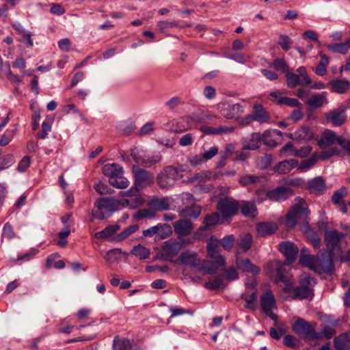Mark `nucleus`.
I'll return each instance as SVG.
<instances>
[{
  "label": "nucleus",
  "mask_w": 350,
  "mask_h": 350,
  "mask_svg": "<svg viewBox=\"0 0 350 350\" xmlns=\"http://www.w3.org/2000/svg\"><path fill=\"white\" fill-rule=\"evenodd\" d=\"M279 250L286 257L288 263L295 260L298 254V248L292 242L284 241L280 243Z\"/></svg>",
  "instance_id": "412c9836"
},
{
  "label": "nucleus",
  "mask_w": 350,
  "mask_h": 350,
  "mask_svg": "<svg viewBox=\"0 0 350 350\" xmlns=\"http://www.w3.org/2000/svg\"><path fill=\"white\" fill-rule=\"evenodd\" d=\"M262 311L271 319L275 320L276 316L273 310L277 308L276 300L273 292L267 289L260 297Z\"/></svg>",
  "instance_id": "1a4fd4ad"
},
{
  "label": "nucleus",
  "mask_w": 350,
  "mask_h": 350,
  "mask_svg": "<svg viewBox=\"0 0 350 350\" xmlns=\"http://www.w3.org/2000/svg\"><path fill=\"white\" fill-rule=\"evenodd\" d=\"M219 153V148L216 146H212L208 148L203 147L202 155L206 161L212 159Z\"/></svg>",
  "instance_id": "5fc2aeb1"
},
{
  "label": "nucleus",
  "mask_w": 350,
  "mask_h": 350,
  "mask_svg": "<svg viewBox=\"0 0 350 350\" xmlns=\"http://www.w3.org/2000/svg\"><path fill=\"white\" fill-rule=\"evenodd\" d=\"M183 171L184 169L181 166L179 167L167 166L160 172L157 178V183L161 189H168L174 185L176 180L182 178L181 173Z\"/></svg>",
  "instance_id": "20e7f679"
},
{
  "label": "nucleus",
  "mask_w": 350,
  "mask_h": 350,
  "mask_svg": "<svg viewBox=\"0 0 350 350\" xmlns=\"http://www.w3.org/2000/svg\"><path fill=\"white\" fill-rule=\"evenodd\" d=\"M297 165L298 161L296 159H291L284 160L275 167V170L280 174H286L290 172Z\"/></svg>",
  "instance_id": "c756f323"
},
{
  "label": "nucleus",
  "mask_w": 350,
  "mask_h": 350,
  "mask_svg": "<svg viewBox=\"0 0 350 350\" xmlns=\"http://www.w3.org/2000/svg\"><path fill=\"white\" fill-rule=\"evenodd\" d=\"M327 49L334 53L346 54L350 49V39L343 43L328 44Z\"/></svg>",
  "instance_id": "37998d69"
},
{
  "label": "nucleus",
  "mask_w": 350,
  "mask_h": 350,
  "mask_svg": "<svg viewBox=\"0 0 350 350\" xmlns=\"http://www.w3.org/2000/svg\"><path fill=\"white\" fill-rule=\"evenodd\" d=\"M239 206L236 200L230 198H225L219 201L217 207L224 217L227 218L237 214Z\"/></svg>",
  "instance_id": "dca6fc26"
},
{
  "label": "nucleus",
  "mask_w": 350,
  "mask_h": 350,
  "mask_svg": "<svg viewBox=\"0 0 350 350\" xmlns=\"http://www.w3.org/2000/svg\"><path fill=\"white\" fill-rule=\"evenodd\" d=\"M345 139V137L337 135L335 132L327 129L323 132L318 144L323 149L328 148L336 143L340 146V142Z\"/></svg>",
  "instance_id": "a211bd4d"
},
{
  "label": "nucleus",
  "mask_w": 350,
  "mask_h": 350,
  "mask_svg": "<svg viewBox=\"0 0 350 350\" xmlns=\"http://www.w3.org/2000/svg\"><path fill=\"white\" fill-rule=\"evenodd\" d=\"M131 156L137 164L146 167H151L152 165L158 163L161 159L159 153L146 155L138 152H133Z\"/></svg>",
  "instance_id": "6ab92c4d"
},
{
  "label": "nucleus",
  "mask_w": 350,
  "mask_h": 350,
  "mask_svg": "<svg viewBox=\"0 0 350 350\" xmlns=\"http://www.w3.org/2000/svg\"><path fill=\"white\" fill-rule=\"evenodd\" d=\"M278 228L277 225L273 222H262L256 226L257 233L260 237H266L274 233Z\"/></svg>",
  "instance_id": "7c9ffc66"
},
{
  "label": "nucleus",
  "mask_w": 350,
  "mask_h": 350,
  "mask_svg": "<svg viewBox=\"0 0 350 350\" xmlns=\"http://www.w3.org/2000/svg\"><path fill=\"white\" fill-rule=\"evenodd\" d=\"M206 288L211 290H216L221 288L224 286V280L221 277H214L209 279L208 282L204 284Z\"/></svg>",
  "instance_id": "8fccbe9b"
},
{
  "label": "nucleus",
  "mask_w": 350,
  "mask_h": 350,
  "mask_svg": "<svg viewBox=\"0 0 350 350\" xmlns=\"http://www.w3.org/2000/svg\"><path fill=\"white\" fill-rule=\"evenodd\" d=\"M260 178L252 174H246L239 179V183L243 186L254 185L260 182Z\"/></svg>",
  "instance_id": "4d7b16f0"
},
{
  "label": "nucleus",
  "mask_w": 350,
  "mask_h": 350,
  "mask_svg": "<svg viewBox=\"0 0 350 350\" xmlns=\"http://www.w3.org/2000/svg\"><path fill=\"white\" fill-rule=\"evenodd\" d=\"M318 161L317 153L313 154L310 158L304 160L297 167V170L301 172L307 171L314 166Z\"/></svg>",
  "instance_id": "49530a36"
},
{
  "label": "nucleus",
  "mask_w": 350,
  "mask_h": 350,
  "mask_svg": "<svg viewBox=\"0 0 350 350\" xmlns=\"http://www.w3.org/2000/svg\"><path fill=\"white\" fill-rule=\"evenodd\" d=\"M285 263L280 260H273L269 262L266 266V271L269 276L275 282H282L286 284V289L288 288V285L291 283V279L285 275Z\"/></svg>",
  "instance_id": "0eeeda50"
},
{
  "label": "nucleus",
  "mask_w": 350,
  "mask_h": 350,
  "mask_svg": "<svg viewBox=\"0 0 350 350\" xmlns=\"http://www.w3.org/2000/svg\"><path fill=\"white\" fill-rule=\"evenodd\" d=\"M150 207L155 211H164L170 208V201L167 197L152 199L149 203Z\"/></svg>",
  "instance_id": "4c0bfd02"
},
{
  "label": "nucleus",
  "mask_w": 350,
  "mask_h": 350,
  "mask_svg": "<svg viewBox=\"0 0 350 350\" xmlns=\"http://www.w3.org/2000/svg\"><path fill=\"white\" fill-rule=\"evenodd\" d=\"M173 227L178 238L186 237L191 234L193 226L187 219H178L173 224Z\"/></svg>",
  "instance_id": "5701e85b"
},
{
  "label": "nucleus",
  "mask_w": 350,
  "mask_h": 350,
  "mask_svg": "<svg viewBox=\"0 0 350 350\" xmlns=\"http://www.w3.org/2000/svg\"><path fill=\"white\" fill-rule=\"evenodd\" d=\"M297 73L287 72L285 76L286 83L289 88H295L297 85H308L311 83V79L308 75L304 66H300L297 69Z\"/></svg>",
  "instance_id": "9b49d317"
},
{
  "label": "nucleus",
  "mask_w": 350,
  "mask_h": 350,
  "mask_svg": "<svg viewBox=\"0 0 350 350\" xmlns=\"http://www.w3.org/2000/svg\"><path fill=\"white\" fill-rule=\"evenodd\" d=\"M336 350H350V333H345L334 339Z\"/></svg>",
  "instance_id": "72a5a7b5"
},
{
  "label": "nucleus",
  "mask_w": 350,
  "mask_h": 350,
  "mask_svg": "<svg viewBox=\"0 0 350 350\" xmlns=\"http://www.w3.org/2000/svg\"><path fill=\"white\" fill-rule=\"evenodd\" d=\"M234 237L232 234L225 236L221 241L220 245L224 247V249L228 252L230 251L234 242Z\"/></svg>",
  "instance_id": "e2e57ef3"
},
{
  "label": "nucleus",
  "mask_w": 350,
  "mask_h": 350,
  "mask_svg": "<svg viewBox=\"0 0 350 350\" xmlns=\"http://www.w3.org/2000/svg\"><path fill=\"white\" fill-rule=\"evenodd\" d=\"M256 211V206L252 202H245L241 207V212L246 217L254 216V213Z\"/></svg>",
  "instance_id": "052dcab7"
},
{
  "label": "nucleus",
  "mask_w": 350,
  "mask_h": 350,
  "mask_svg": "<svg viewBox=\"0 0 350 350\" xmlns=\"http://www.w3.org/2000/svg\"><path fill=\"white\" fill-rule=\"evenodd\" d=\"M181 201L183 207L178 208V212L183 217H189L196 219L201 213V207L196 205L194 202L193 197L189 193H185L181 195Z\"/></svg>",
  "instance_id": "423d86ee"
},
{
  "label": "nucleus",
  "mask_w": 350,
  "mask_h": 350,
  "mask_svg": "<svg viewBox=\"0 0 350 350\" xmlns=\"http://www.w3.org/2000/svg\"><path fill=\"white\" fill-rule=\"evenodd\" d=\"M217 109L226 118L234 119L238 118L243 113L245 107L240 103L221 102L217 105Z\"/></svg>",
  "instance_id": "f8f14e48"
},
{
  "label": "nucleus",
  "mask_w": 350,
  "mask_h": 350,
  "mask_svg": "<svg viewBox=\"0 0 350 350\" xmlns=\"http://www.w3.org/2000/svg\"><path fill=\"white\" fill-rule=\"evenodd\" d=\"M261 141L262 135L259 133H254L249 139L243 142V146L245 149L255 150L260 146Z\"/></svg>",
  "instance_id": "c9c22d12"
},
{
  "label": "nucleus",
  "mask_w": 350,
  "mask_h": 350,
  "mask_svg": "<svg viewBox=\"0 0 350 350\" xmlns=\"http://www.w3.org/2000/svg\"><path fill=\"white\" fill-rule=\"evenodd\" d=\"M236 265L239 269L244 272H250L253 275H257L260 272V269L253 265L249 259H241L239 252L236 254Z\"/></svg>",
  "instance_id": "a878e982"
},
{
  "label": "nucleus",
  "mask_w": 350,
  "mask_h": 350,
  "mask_svg": "<svg viewBox=\"0 0 350 350\" xmlns=\"http://www.w3.org/2000/svg\"><path fill=\"white\" fill-rule=\"evenodd\" d=\"M118 206L117 200L103 198H100L94 204L92 215L98 219H103L116 211Z\"/></svg>",
  "instance_id": "39448f33"
},
{
  "label": "nucleus",
  "mask_w": 350,
  "mask_h": 350,
  "mask_svg": "<svg viewBox=\"0 0 350 350\" xmlns=\"http://www.w3.org/2000/svg\"><path fill=\"white\" fill-rule=\"evenodd\" d=\"M220 241L215 237L211 236L206 247L207 253L212 262L217 265H224L225 258L219 254Z\"/></svg>",
  "instance_id": "ddd939ff"
},
{
  "label": "nucleus",
  "mask_w": 350,
  "mask_h": 350,
  "mask_svg": "<svg viewBox=\"0 0 350 350\" xmlns=\"http://www.w3.org/2000/svg\"><path fill=\"white\" fill-rule=\"evenodd\" d=\"M282 133L278 130L265 131L262 135V142L267 146L274 147L281 139Z\"/></svg>",
  "instance_id": "b1692460"
},
{
  "label": "nucleus",
  "mask_w": 350,
  "mask_h": 350,
  "mask_svg": "<svg viewBox=\"0 0 350 350\" xmlns=\"http://www.w3.org/2000/svg\"><path fill=\"white\" fill-rule=\"evenodd\" d=\"M292 282L288 286V288L284 290L287 292H291V299H312L314 296L313 286L316 284V280L311 277H306L302 278L300 284L295 288H291Z\"/></svg>",
  "instance_id": "7ed1b4c3"
},
{
  "label": "nucleus",
  "mask_w": 350,
  "mask_h": 350,
  "mask_svg": "<svg viewBox=\"0 0 350 350\" xmlns=\"http://www.w3.org/2000/svg\"><path fill=\"white\" fill-rule=\"evenodd\" d=\"M110 184L119 189L126 188L129 185V181L123 176V174L118 176L114 179H111Z\"/></svg>",
  "instance_id": "6e6d98bb"
},
{
  "label": "nucleus",
  "mask_w": 350,
  "mask_h": 350,
  "mask_svg": "<svg viewBox=\"0 0 350 350\" xmlns=\"http://www.w3.org/2000/svg\"><path fill=\"white\" fill-rule=\"evenodd\" d=\"M178 24L176 21H159L157 23V30L159 32L164 33L165 30L168 28L178 27Z\"/></svg>",
  "instance_id": "0e129e2a"
},
{
  "label": "nucleus",
  "mask_w": 350,
  "mask_h": 350,
  "mask_svg": "<svg viewBox=\"0 0 350 350\" xmlns=\"http://www.w3.org/2000/svg\"><path fill=\"white\" fill-rule=\"evenodd\" d=\"M334 268L332 253L320 251L315 260L314 270L319 273H331Z\"/></svg>",
  "instance_id": "6e6552de"
},
{
  "label": "nucleus",
  "mask_w": 350,
  "mask_h": 350,
  "mask_svg": "<svg viewBox=\"0 0 350 350\" xmlns=\"http://www.w3.org/2000/svg\"><path fill=\"white\" fill-rule=\"evenodd\" d=\"M133 172L135 176L134 185L140 190L153 183L152 176L146 170L133 166Z\"/></svg>",
  "instance_id": "f3484780"
},
{
  "label": "nucleus",
  "mask_w": 350,
  "mask_h": 350,
  "mask_svg": "<svg viewBox=\"0 0 350 350\" xmlns=\"http://www.w3.org/2000/svg\"><path fill=\"white\" fill-rule=\"evenodd\" d=\"M121 253V249L111 250L107 252L105 259L110 264L114 263L120 260Z\"/></svg>",
  "instance_id": "603ef678"
},
{
  "label": "nucleus",
  "mask_w": 350,
  "mask_h": 350,
  "mask_svg": "<svg viewBox=\"0 0 350 350\" xmlns=\"http://www.w3.org/2000/svg\"><path fill=\"white\" fill-rule=\"evenodd\" d=\"M138 229L139 226L137 224L130 226L122 232L116 235L113 239L117 242L122 241L128 238L130 235L135 233L137 230H138Z\"/></svg>",
  "instance_id": "c03bdc74"
},
{
  "label": "nucleus",
  "mask_w": 350,
  "mask_h": 350,
  "mask_svg": "<svg viewBox=\"0 0 350 350\" xmlns=\"http://www.w3.org/2000/svg\"><path fill=\"white\" fill-rule=\"evenodd\" d=\"M154 211L150 208H142L138 210L133 215L135 219H142L145 217H152L154 215Z\"/></svg>",
  "instance_id": "680f3d73"
},
{
  "label": "nucleus",
  "mask_w": 350,
  "mask_h": 350,
  "mask_svg": "<svg viewBox=\"0 0 350 350\" xmlns=\"http://www.w3.org/2000/svg\"><path fill=\"white\" fill-rule=\"evenodd\" d=\"M253 243V238L251 234L247 233L241 237L237 241V247L243 252L248 251Z\"/></svg>",
  "instance_id": "a19ab883"
},
{
  "label": "nucleus",
  "mask_w": 350,
  "mask_h": 350,
  "mask_svg": "<svg viewBox=\"0 0 350 350\" xmlns=\"http://www.w3.org/2000/svg\"><path fill=\"white\" fill-rule=\"evenodd\" d=\"M327 103V99L325 92L314 94L306 101L308 105L313 107H321Z\"/></svg>",
  "instance_id": "f704fd0d"
},
{
  "label": "nucleus",
  "mask_w": 350,
  "mask_h": 350,
  "mask_svg": "<svg viewBox=\"0 0 350 350\" xmlns=\"http://www.w3.org/2000/svg\"><path fill=\"white\" fill-rule=\"evenodd\" d=\"M131 254L139 258L140 260L148 259L150 256V251L148 248L138 244L133 247Z\"/></svg>",
  "instance_id": "79ce46f5"
},
{
  "label": "nucleus",
  "mask_w": 350,
  "mask_h": 350,
  "mask_svg": "<svg viewBox=\"0 0 350 350\" xmlns=\"http://www.w3.org/2000/svg\"><path fill=\"white\" fill-rule=\"evenodd\" d=\"M341 150L336 147H332L329 149H324L319 154H317L318 159L327 160L334 155L340 157Z\"/></svg>",
  "instance_id": "de8ad7c7"
},
{
  "label": "nucleus",
  "mask_w": 350,
  "mask_h": 350,
  "mask_svg": "<svg viewBox=\"0 0 350 350\" xmlns=\"http://www.w3.org/2000/svg\"><path fill=\"white\" fill-rule=\"evenodd\" d=\"M120 228V226L118 224L109 225L103 230L95 233V237L97 239H107L115 234Z\"/></svg>",
  "instance_id": "58836bf2"
},
{
  "label": "nucleus",
  "mask_w": 350,
  "mask_h": 350,
  "mask_svg": "<svg viewBox=\"0 0 350 350\" xmlns=\"http://www.w3.org/2000/svg\"><path fill=\"white\" fill-rule=\"evenodd\" d=\"M130 347L131 342L129 340L118 336H115L113 343V350H128Z\"/></svg>",
  "instance_id": "a18cd8bd"
},
{
  "label": "nucleus",
  "mask_w": 350,
  "mask_h": 350,
  "mask_svg": "<svg viewBox=\"0 0 350 350\" xmlns=\"http://www.w3.org/2000/svg\"><path fill=\"white\" fill-rule=\"evenodd\" d=\"M265 193L271 200L282 201L291 195V189L286 187H279L272 191L265 192Z\"/></svg>",
  "instance_id": "393cba45"
},
{
  "label": "nucleus",
  "mask_w": 350,
  "mask_h": 350,
  "mask_svg": "<svg viewBox=\"0 0 350 350\" xmlns=\"http://www.w3.org/2000/svg\"><path fill=\"white\" fill-rule=\"evenodd\" d=\"M341 157H345L350 163V139L346 138L345 140L340 142Z\"/></svg>",
  "instance_id": "bf43d9fd"
},
{
  "label": "nucleus",
  "mask_w": 350,
  "mask_h": 350,
  "mask_svg": "<svg viewBox=\"0 0 350 350\" xmlns=\"http://www.w3.org/2000/svg\"><path fill=\"white\" fill-rule=\"evenodd\" d=\"M220 216L217 213H214L210 215H207L204 219V226H201L198 230L194 234L193 237L196 240H200L203 239V236L201 234L204 230H206L217 224H219Z\"/></svg>",
  "instance_id": "4be33fe9"
},
{
  "label": "nucleus",
  "mask_w": 350,
  "mask_h": 350,
  "mask_svg": "<svg viewBox=\"0 0 350 350\" xmlns=\"http://www.w3.org/2000/svg\"><path fill=\"white\" fill-rule=\"evenodd\" d=\"M345 107H340L327 113L325 118L327 121L332 123L335 126H338L345 123L346 120Z\"/></svg>",
  "instance_id": "aec40b11"
},
{
  "label": "nucleus",
  "mask_w": 350,
  "mask_h": 350,
  "mask_svg": "<svg viewBox=\"0 0 350 350\" xmlns=\"http://www.w3.org/2000/svg\"><path fill=\"white\" fill-rule=\"evenodd\" d=\"M331 90L338 94H343L349 87V82L347 80H334L329 83Z\"/></svg>",
  "instance_id": "ea45409f"
},
{
  "label": "nucleus",
  "mask_w": 350,
  "mask_h": 350,
  "mask_svg": "<svg viewBox=\"0 0 350 350\" xmlns=\"http://www.w3.org/2000/svg\"><path fill=\"white\" fill-rule=\"evenodd\" d=\"M276 103L280 105H285L292 107L301 105L300 103L296 98L288 97H280L276 101Z\"/></svg>",
  "instance_id": "69168bd1"
},
{
  "label": "nucleus",
  "mask_w": 350,
  "mask_h": 350,
  "mask_svg": "<svg viewBox=\"0 0 350 350\" xmlns=\"http://www.w3.org/2000/svg\"><path fill=\"white\" fill-rule=\"evenodd\" d=\"M308 188L312 193H322L325 189V181L321 177L312 178L308 182Z\"/></svg>",
  "instance_id": "e433bc0d"
},
{
  "label": "nucleus",
  "mask_w": 350,
  "mask_h": 350,
  "mask_svg": "<svg viewBox=\"0 0 350 350\" xmlns=\"http://www.w3.org/2000/svg\"><path fill=\"white\" fill-rule=\"evenodd\" d=\"M315 260L311 255H301L299 258V262L303 265H305L311 269H314Z\"/></svg>",
  "instance_id": "774afa93"
},
{
  "label": "nucleus",
  "mask_w": 350,
  "mask_h": 350,
  "mask_svg": "<svg viewBox=\"0 0 350 350\" xmlns=\"http://www.w3.org/2000/svg\"><path fill=\"white\" fill-rule=\"evenodd\" d=\"M293 330L305 340H314L320 338V334L315 332L313 327L303 319H298L293 325Z\"/></svg>",
  "instance_id": "9d476101"
},
{
  "label": "nucleus",
  "mask_w": 350,
  "mask_h": 350,
  "mask_svg": "<svg viewBox=\"0 0 350 350\" xmlns=\"http://www.w3.org/2000/svg\"><path fill=\"white\" fill-rule=\"evenodd\" d=\"M308 240L310 242L312 246L318 249L321 245V241L319 235L313 230L308 229L306 232Z\"/></svg>",
  "instance_id": "864d4df0"
},
{
  "label": "nucleus",
  "mask_w": 350,
  "mask_h": 350,
  "mask_svg": "<svg viewBox=\"0 0 350 350\" xmlns=\"http://www.w3.org/2000/svg\"><path fill=\"white\" fill-rule=\"evenodd\" d=\"M320 56L321 60L316 68L315 72L319 76H323L327 72V66L329 64V59L323 54H321Z\"/></svg>",
  "instance_id": "3c124183"
},
{
  "label": "nucleus",
  "mask_w": 350,
  "mask_h": 350,
  "mask_svg": "<svg viewBox=\"0 0 350 350\" xmlns=\"http://www.w3.org/2000/svg\"><path fill=\"white\" fill-rule=\"evenodd\" d=\"M258 293L256 290L250 292L246 291L241 295V298L245 301V308L252 311H254L256 309V301L257 300Z\"/></svg>",
  "instance_id": "2f4dec72"
},
{
  "label": "nucleus",
  "mask_w": 350,
  "mask_h": 350,
  "mask_svg": "<svg viewBox=\"0 0 350 350\" xmlns=\"http://www.w3.org/2000/svg\"><path fill=\"white\" fill-rule=\"evenodd\" d=\"M273 67L278 70H281L285 74L288 72V65L287 64L286 60L282 58H277L274 60L273 63Z\"/></svg>",
  "instance_id": "338daca9"
},
{
  "label": "nucleus",
  "mask_w": 350,
  "mask_h": 350,
  "mask_svg": "<svg viewBox=\"0 0 350 350\" xmlns=\"http://www.w3.org/2000/svg\"><path fill=\"white\" fill-rule=\"evenodd\" d=\"M118 206L123 207H129L135 209L141 206L144 203V200L140 197L139 193L135 196H131L129 198H124L121 200H117Z\"/></svg>",
  "instance_id": "bb28decb"
},
{
  "label": "nucleus",
  "mask_w": 350,
  "mask_h": 350,
  "mask_svg": "<svg viewBox=\"0 0 350 350\" xmlns=\"http://www.w3.org/2000/svg\"><path fill=\"white\" fill-rule=\"evenodd\" d=\"M309 213L308 205L305 200L301 198L295 199V204L288 211L282 223L288 228H294L299 219L308 215Z\"/></svg>",
  "instance_id": "f257e3e1"
},
{
  "label": "nucleus",
  "mask_w": 350,
  "mask_h": 350,
  "mask_svg": "<svg viewBox=\"0 0 350 350\" xmlns=\"http://www.w3.org/2000/svg\"><path fill=\"white\" fill-rule=\"evenodd\" d=\"M212 173L210 171H203L200 173L195 174L191 178L190 181L203 183L207 181L211 178Z\"/></svg>",
  "instance_id": "13d9d810"
},
{
  "label": "nucleus",
  "mask_w": 350,
  "mask_h": 350,
  "mask_svg": "<svg viewBox=\"0 0 350 350\" xmlns=\"http://www.w3.org/2000/svg\"><path fill=\"white\" fill-rule=\"evenodd\" d=\"M344 237L343 233L335 230L325 232L324 239L329 252L333 253L334 251L340 250V242Z\"/></svg>",
  "instance_id": "4468645a"
},
{
  "label": "nucleus",
  "mask_w": 350,
  "mask_h": 350,
  "mask_svg": "<svg viewBox=\"0 0 350 350\" xmlns=\"http://www.w3.org/2000/svg\"><path fill=\"white\" fill-rule=\"evenodd\" d=\"M183 245L184 243L172 240L164 242L162 247L163 258L169 262H174V258L178 254Z\"/></svg>",
  "instance_id": "2eb2a0df"
},
{
  "label": "nucleus",
  "mask_w": 350,
  "mask_h": 350,
  "mask_svg": "<svg viewBox=\"0 0 350 350\" xmlns=\"http://www.w3.org/2000/svg\"><path fill=\"white\" fill-rule=\"evenodd\" d=\"M103 173L105 176L109 177V182L110 183L111 179H114L118 176L123 174V169L116 163H107L103 166Z\"/></svg>",
  "instance_id": "cd10ccee"
},
{
  "label": "nucleus",
  "mask_w": 350,
  "mask_h": 350,
  "mask_svg": "<svg viewBox=\"0 0 350 350\" xmlns=\"http://www.w3.org/2000/svg\"><path fill=\"white\" fill-rule=\"evenodd\" d=\"M252 114L253 118H252V119H254L255 121H258L260 123L267 122L270 119L269 113L260 104L254 105ZM250 118L251 119V118Z\"/></svg>",
  "instance_id": "c85d7f7f"
},
{
  "label": "nucleus",
  "mask_w": 350,
  "mask_h": 350,
  "mask_svg": "<svg viewBox=\"0 0 350 350\" xmlns=\"http://www.w3.org/2000/svg\"><path fill=\"white\" fill-rule=\"evenodd\" d=\"M70 234V224H66L64 226V229H62L58 234L59 240L57 242V244L61 247H65L67 245L66 237H68Z\"/></svg>",
  "instance_id": "09e8293b"
},
{
  "label": "nucleus",
  "mask_w": 350,
  "mask_h": 350,
  "mask_svg": "<svg viewBox=\"0 0 350 350\" xmlns=\"http://www.w3.org/2000/svg\"><path fill=\"white\" fill-rule=\"evenodd\" d=\"M347 195V190L345 187L341 188L340 189L336 191L332 198V200L334 204L338 205L340 211L343 213H346L347 212V208L345 203L343 201V198Z\"/></svg>",
  "instance_id": "473e14b6"
},
{
  "label": "nucleus",
  "mask_w": 350,
  "mask_h": 350,
  "mask_svg": "<svg viewBox=\"0 0 350 350\" xmlns=\"http://www.w3.org/2000/svg\"><path fill=\"white\" fill-rule=\"evenodd\" d=\"M177 262L182 265H187L191 269H196L200 271H204L206 273H213L215 270L206 267L208 261L199 258L197 253L191 251H184L179 255Z\"/></svg>",
  "instance_id": "f03ea898"
}]
</instances>
